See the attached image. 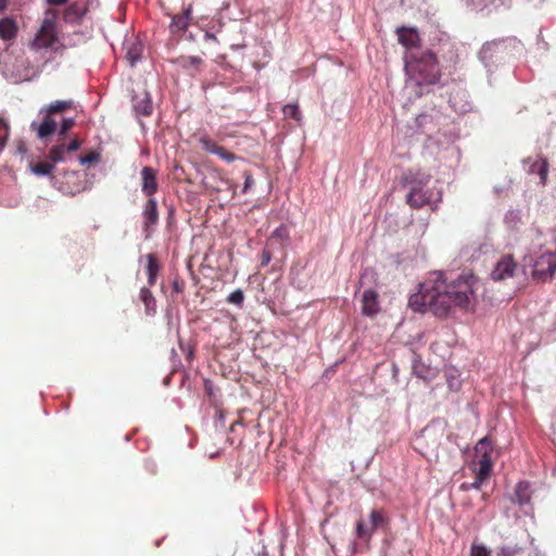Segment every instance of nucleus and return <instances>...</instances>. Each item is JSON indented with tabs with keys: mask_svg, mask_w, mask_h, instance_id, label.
Instances as JSON below:
<instances>
[{
	"mask_svg": "<svg viewBox=\"0 0 556 556\" xmlns=\"http://www.w3.org/2000/svg\"><path fill=\"white\" fill-rule=\"evenodd\" d=\"M479 281L472 274L448 279L442 271H432L410 295L408 305L414 311L428 307L435 316L446 317L456 309L470 311L477 302Z\"/></svg>",
	"mask_w": 556,
	"mask_h": 556,
	"instance_id": "1",
	"label": "nucleus"
},
{
	"mask_svg": "<svg viewBox=\"0 0 556 556\" xmlns=\"http://www.w3.org/2000/svg\"><path fill=\"white\" fill-rule=\"evenodd\" d=\"M525 263L532 267V276L547 280L556 273V241L551 232L533 231Z\"/></svg>",
	"mask_w": 556,
	"mask_h": 556,
	"instance_id": "2",
	"label": "nucleus"
},
{
	"mask_svg": "<svg viewBox=\"0 0 556 556\" xmlns=\"http://www.w3.org/2000/svg\"><path fill=\"white\" fill-rule=\"evenodd\" d=\"M58 13L54 10H47L38 30L29 40L27 47L41 62L51 58L53 62L55 55L63 54L66 45L58 33Z\"/></svg>",
	"mask_w": 556,
	"mask_h": 556,
	"instance_id": "3",
	"label": "nucleus"
},
{
	"mask_svg": "<svg viewBox=\"0 0 556 556\" xmlns=\"http://www.w3.org/2000/svg\"><path fill=\"white\" fill-rule=\"evenodd\" d=\"M404 60L407 75L406 89L415 90L416 88H422L438 81V63L431 51L424 50L420 53L410 51L408 54H405Z\"/></svg>",
	"mask_w": 556,
	"mask_h": 556,
	"instance_id": "4",
	"label": "nucleus"
},
{
	"mask_svg": "<svg viewBox=\"0 0 556 556\" xmlns=\"http://www.w3.org/2000/svg\"><path fill=\"white\" fill-rule=\"evenodd\" d=\"M51 64V58L42 62L35 55L30 60L25 53H10L1 68L4 78L13 84L30 81L37 78Z\"/></svg>",
	"mask_w": 556,
	"mask_h": 556,
	"instance_id": "5",
	"label": "nucleus"
},
{
	"mask_svg": "<svg viewBox=\"0 0 556 556\" xmlns=\"http://www.w3.org/2000/svg\"><path fill=\"white\" fill-rule=\"evenodd\" d=\"M73 101L71 100H56L39 111L42 115V122H33L30 128L37 132V137L41 140L47 139L49 136L56 131V121L52 117L53 114L63 112L72 108Z\"/></svg>",
	"mask_w": 556,
	"mask_h": 556,
	"instance_id": "6",
	"label": "nucleus"
},
{
	"mask_svg": "<svg viewBox=\"0 0 556 556\" xmlns=\"http://www.w3.org/2000/svg\"><path fill=\"white\" fill-rule=\"evenodd\" d=\"M429 181L430 175L426 174H421L419 175V177H416L408 181L410 190L406 197V201L412 207H421L431 202L432 192H430L429 189L426 188Z\"/></svg>",
	"mask_w": 556,
	"mask_h": 556,
	"instance_id": "7",
	"label": "nucleus"
},
{
	"mask_svg": "<svg viewBox=\"0 0 556 556\" xmlns=\"http://www.w3.org/2000/svg\"><path fill=\"white\" fill-rule=\"evenodd\" d=\"M510 42L511 40H493L482 46L479 52V59L488 71H490L492 65L497 61H502L504 59Z\"/></svg>",
	"mask_w": 556,
	"mask_h": 556,
	"instance_id": "8",
	"label": "nucleus"
},
{
	"mask_svg": "<svg viewBox=\"0 0 556 556\" xmlns=\"http://www.w3.org/2000/svg\"><path fill=\"white\" fill-rule=\"evenodd\" d=\"M81 141L72 139L65 142L64 139H58V142L51 147L48 159L55 165L56 163H68L74 160V153L80 148Z\"/></svg>",
	"mask_w": 556,
	"mask_h": 556,
	"instance_id": "9",
	"label": "nucleus"
},
{
	"mask_svg": "<svg viewBox=\"0 0 556 556\" xmlns=\"http://www.w3.org/2000/svg\"><path fill=\"white\" fill-rule=\"evenodd\" d=\"M518 268L514 257L509 254L502 256L495 264L491 277L495 281H504L513 278Z\"/></svg>",
	"mask_w": 556,
	"mask_h": 556,
	"instance_id": "10",
	"label": "nucleus"
},
{
	"mask_svg": "<svg viewBox=\"0 0 556 556\" xmlns=\"http://www.w3.org/2000/svg\"><path fill=\"white\" fill-rule=\"evenodd\" d=\"M396 31L400 43L406 49L405 54L410 51H416V53L424 51L419 46V34L415 28L400 27Z\"/></svg>",
	"mask_w": 556,
	"mask_h": 556,
	"instance_id": "11",
	"label": "nucleus"
},
{
	"mask_svg": "<svg viewBox=\"0 0 556 556\" xmlns=\"http://www.w3.org/2000/svg\"><path fill=\"white\" fill-rule=\"evenodd\" d=\"M523 166H525V169L529 174H538L542 185L546 184L547 173H548V164L545 159L539 157L533 161L528 159L523 162Z\"/></svg>",
	"mask_w": 556,
	"mask_h": 556,
	"instance_id": "12",
	"label": "nucleus"
},
{
	"mask_svg": "<svg viewBox=\"0 0 556 556\" xmlns=\"http://www.w3.org/2000/svg\"><path fill=\"white\" fill-rule=\"evenodd\" d=\"M141 180H142L141 190L146 195L151 197L152 194H154L156 192V190H157L156 172L152 167L146 166L142 168Z\"/></svg>",
	"mask_w": 556,
	"mask_h": 556,
	"instance_id": "13",
	"label": "nucleus"
},
{
	"mask_svg": "<svg viewBox=\"0 0 556 556\" xmlns=\"http://www.w3.org/2000/svg\"><path fill=\"white\" fill-rule=\"evenodd\" d=\"M379 311L378 294L368 289L362 295V313L367 316H374Z\"/></svg>",
	"mask_w": 556,
	"mask_h": 556,
	"instance_id": "14",
	"label": "nucleus"
},
{
	"mask_svg": "<svg viewBox=\"0 0 556 556\" xmlns=\"http://www.w3.org/2000/svg\"><path fill=\"white\" fill-rule=\"evenodd\" d=\"M191 15H192V5L189 4L188 7H186L184 9V12L181 15L173 16L172 23H170V30L173 33L186 31L190 24Z\"/></svg>",
	"mask_w": 556,
	"mask_h": 556,
	"instance_id": "15",
	"label": "nucleus"
},
{
	"mask_svg": "<svg viewBox=\"0 0 556 556\" xmlns=\"http://www.w3.org/2000/svg\"><path fill=\"white\" fill-rule=\"evenodd\" d=\"M18 27L12 17H3L0 20V38L9 41L16 37Z\"/></svg>",
	"mask_w": 556,
	"mask_h": 556,
	"instance_id": "16",
	"label": "nucleus"
},
{
	"mask_svg": "<svg viewBox=\"0 0 556 556\" xmlns=\"http://www.w3.org/2000/svg\"><path fill=\"white\" fill-rule=\"evenodd\" d=\"M86 14V9L77 3L68 5L63 14V20L67 24L79 23Z\"/></svg>",
	"mask_w": 556,
	"mask_h": 556,
	"instance_id": "17",
	"label": "nucleus"
},
{
	"mask_svg": "<svg viewBox=\"0 0 556 556\" xmlns=\"http://www.w3.org/2000/svg\"><path fill=\"white\" fill-rule=\"evenodd\" d=\"M132 102L134 109L138 114L148 116L152 113V102L147 92L135 96Z\"/></svg>",
	"mask_w": 556,
	"mask_h": 556,
	"instance_id": "18",
	"label": "nucleus"
},
{
	"mask_svg": "<svg viewBox=\"0 0 556 556\" xmlns=\"http://www.w3.org/2000/svg\"><path fill=\"white\" fill-rule=\"evenodd\" d=\"M142 214L144 219V230L148 232L150 225H155L159 219L157 204L154 199L148 200Z\"/></svg>",
	"mask_w": 556,
	"mask_h": 556,
	"instance_id": "19",
	"label": "nucleus"
},
{
	"mask_svg": "<svg viewBox=\"0 0 556 556\" xmlns=\"http://www.w3.org/2000/svg\"><path fill=\"white\" fill-rule=\"evenodd\" d=\"M140 300L144 304L146 314L149 316H153L156 313V301L149 290V288L143 287L140 290Z\"/></svg>",
	"mask_w": 556,
	"mask_h": 556,
	"instance_id": "20",
	"label": "nucleus"
},
{
	"mask_svg": "<svg viewBox=\"0 0 556 556\" xmlns=\"http://www.w3.org/2000/svg\"><path fill=\"white\" fill-rule=\"evenodd\" d=\"M55 169V165L48 159L46 162H38L36 164L30 165V170L33 174L37 176H48L52 180L55 179L53 176V170Z\"/></svg>",
	"mask_w": 556,
	"mask_h": 556,
	"instance_id": "21",
	"label": "nucleus"
},
{
	"mask_svg": "<svg viewBox=\"0 0 556 556\" xmlns=\"http://www.w3.org/2000/svg\"><path fill=\"white\" fill-rule=\"evenodd\" d=\"M126 50L127 60L134 66L141 59L142 43L138 40L127 42Z\"/></svg>",
	"mask_w": 556,
	"mask_h": 556,
	"instance_id": "22",
	"label": "nucleus"
},
{
	"mask_svg": "<svg viewBox=\"0 0 556 556\" xmlns=\"http://www.w3.org/2000/svg\"><path fill=\"white\" fill-rule=\"evenodd\" d=\"M531 490L528 482L521 481L516 485L515 489V502L519 505H526L530 502Z\"/></svg>",
	"mask_w": 556,
	"mask_h": 556,
	"instance_id": "23",
	"label": "nucleus"
},
{
	"mask_svg": "<svg viewBox=\"0 0 556 556\" xmlns=\"http://www.w3.org/2000/svg\"><path fill=\"white\" fill-rule=\"evenodd\" d=\"M147 274H148V283L149 286H153L156 282V277L160 270L159 263L153 254H147Z\"/></svg>",
	"mask_w": 556,
	"mask_h": 556,
	"instance_id": "24",
	"label": "nucleus"
},
{
	"mask_svg": "<svg viewBox=\"0 0 556 556\" xmlns=\"http://www.w3.org/2000/svg\"><path fill=\"white\" fill-rule=\"evenodd\" d=\"M434 116L432 114H420L416 117L417 131L427 132L432 129Z\"/></svg>",
	"mask_w": 556,
	"mask_h": 556,
	"instance_id": "25",
	"label": "nucleus"
},
{
	"mask_svg": "<svg viewBox=\"0 0 556 556\" xmlns=\"http://www.w3.org/2000/svg\"><path fill=\"white\" fill-rule=\"evenodd\" d=\"M522 214L519 210H510L505 214L504 222L509 228H516L521 223Z\"/></svg>",
	"mask_w": 556,
	"mask_h": 556,
	"instance_id": "26",
	"label": "nucleus"
},
{
	"mask_svg": "<svg viewBox=\"0 0 556 556\" xmlns=\"http://www.w3.org/2000/svg\"><path fill=\"white\" fill-rule=\"evenodd\" d=\"M202 58L197 55L181 56L178 63L188 70L198 68L202 64Z\"/></svg>",
	"mask_w": 556,
	"mask_h": 556,
	"instance_id": "27",
	"label": "nucleus"
},
{
	"mask_svg": "<svg viewBox=\"0 0 556 556\" xmlns=\"http://www.w3.org/2000/svg\"><path fill=\"white\" fill-rule=\"evenodd\" d=\"M374 529H371L370 525H366L363 520H359L356 525V535L361 540H369L374 533Z\"/></svg>",
	"mask_w": 556,
	"mask_h": 556,
	"instance_id": "28",
	"label": "nucleus"
},
{
	"mask_svg": "<svg viewBox=\"0 0 556 556\" xmlns=\"http://www.w3.org/2000/svg\"><path fill=\"white\" fill-rule=\"evenodd\" d=\"M75 118L65 117L62 119L59 128L56 127V131L59 139H65L66 134L74 127Z\"/></svg>",
	"mask_w": 556,
	"mask_h": 556,
	"instance_id": "29",
	"label": "nucleus"
},
{
	"mask_svg": "<svg viewBox=\"0 0 556 556\" xmlns=\"http://www.w3.org/2000/svg\"><path fill=\"white\" fill-rule=\"evenodd\" d=\"M386 522V518L382 511L380 510H372L369 515V525L371 529L376 530L380 527H382Z\"/></svg>",
	"mask_w": 556,
	"mask_h": 556,
	"instance_id": "30",
	"label": "nucleus"
},
{
	"mask_svg": "<svg viewBox=\"0 0 556 556\" xmlns=\"http://www.w3.org/2000/svg\"><path fill=\"white\" fill-rule=\"evenodd\" d=\"M475 451L476 454L491 455L493 452V447L488 438H482L477 443Z\"/></svg>",
	"mask_w": 556,
	"mask_h": 556,
	"instance_id": "31",
	"label": "nucleus"
},
{
	"mask_svg": "<svg viewBox=\"0 0 556 556\" xmlns=\"http://www.w3.org/2000/svg\"><path fill=\"white\" fill-rule=\"evenodd\" d=\"M99 160H100V153L96 152V151H92L84 156H78L79 164L84 165V166L93 165V164L98 163Z\"/></svg>",
	"mask_w": 556,
	"mask_h": 556,
	"instance_id": "32",
	"label": "nucleus"
},
{
	"mask_svg": "<svg viewBox=\"0 0 556 556\" xmlns=\"http://www.w3.org/2000/svg\"><path fill=\"white\" fill-rule=\"evenodd\" d=\"M9 134H10V130H9V126H8L7 122L0 117V153L2 152V150L5 147L7 140L9 138Z\"/></svg>",
	"mask_w": 556,
	"mask_h": 556,
	"instance_id": "33",
	"label": "nucleus"
},
{
	"mask_svg": "<svg viewBox=\"0 0 556 556\" xmlns=\"http://www.w3.org/2000/svg\"><path fill=\"white\" fill-rule=\"evenodd\" d=\"M478 467L475 468L477 477L485 480L492 470V463H483L477 464Z\"/></svg>",
	"mask_w": 556,
	"mask_h": 556,
	"instance_id": "34",
	"label": "nucleus"
},
{
	"mask_svg": "<svg viewBox=\"0 0 556 556\" xmlns=\"http://www.w3.org/2000/svg\"><path fill=\"white\" fill-rule=\"evenodd\" d=\"M283 114L286 117H290L299 121L301 117L299 106L296 104H287L283 106Z\"/></svg>",
	"mask_w": 556,
	"mask_h": 556,
	"instance_id": "35",
	"label": "nucleus"
},
{
	"mask_svg": "<svg viewBox=\"0 0 556 556\" xmlns=\"http://www.w3.org/2000/svg\"><path fill=\"white\" fill-rule=\"evenodd\" d=\"M243 300H244V295H243L242 290H240V289L235 290L227 298V301L229 303L235 304L237 306H242Z\"/></svg>",
	"mask_w": 556,
	"mask_h": 556,
	"instance_id": "36",
	"label": "nucleus"
},
{
	"mask_svg": "<svg viewBox=\"0 0 556 556\" xmlns=\"http://www.w3.org/2000/svg\"><path fill=\"white\" fill-rule=\"evenodd\" d=\"M200 143L202 146V148L210 152V153H213L215 154L217 152V150L219 149V146H217L215 142H213L210 138L207 137H202L200 139Z\"/></svg>",
	"mask_w": 556,
	"mask_h": 556,
	"instance_id": "37",
	"label": "nucleus"
},
{
	"mask_svg": "<svg viewBox=\"0 0 556 556\" xmlns=\"http://www.w3.org/2000/svg\"><path fill=\"white\" fill-rule=\"evenodd\" d=\"M521 551L517 545L514 546H502L498 554L501 556H516Z\"/></svg>",
	"mask_w": 556,
	"mask_h": 556,
	"instance_id": "38",
	"label": "nucleus"
},
{
	"mask_svg": "<svg viewBox=\"0 0 556 556\" xmlns=\"http://www.w3.org/2000/svg\"><path fill=\"white\" fill-rule=\"evenodd\" d=\"M215 154L218 155L222 160H224L227 163H231L237 159V156L235 154L228 152L223 147H219V149L217 150V152Z\"/></svg>",
	"mask_w": 556,
	"mask_h": 556,
	"instance_id": "39",
	"label": "nucleus"
},
{
	"mask_svg": "<svg viewBox=\"0 0 556 556\" xmlns=\"http://www.w3.org/2000/svg\"><path fill=\"white\" fill-rule=\"evenodd\" d=\"M483 482H484V480H483V479H481V478H479V477H477V476H476V479H475V481H473V482H471V483H466V482H465V483H463V484L460 485V489H462V490H464V491H469V490H471V489L479 490V489L481 488V485H482V483H483Z\"/></svg>",
	"mask_w": 556,
	"mask_h": 556,
	"instance_id": "40",
	"label": "nucleus"
},
{
	"mask_svg": "<svg viewBox=\"0 0 556 556\" xmlns=\"http://www.w3.org/2000/svg\"><path fill=\"white\" fill-rule=\"evenodd\" d=\"M470 556H490V552L482 545H472Z\"/></svg>",
	"mask_w": 556,
	"mask_h": 556,
	"instance_id": "41",
	"label": "nucleus"
},
{
	"mask_svg": "<svg viewBox=\"0 0 556 556\" xmlns=\"http://www.w3.org/2000/svg\"><path fill=\"white\" fill-rule=\"evenodd\" d=\"M243 176H244V185H243L242 192L247 193L250 190V188L254 185V180H253L252 175L249 174L248 172H244Z\"/></svg>",
	"mask_w": 556,
	"mask_h": 556,
	"instance_id": "42",
	"label": "nucleus"
},
{
	"mask_svg": "<svg viewBox=\"0 0 556 556\" xmlns=\"http://www.w3.org/2000/svg\"><path fill=\"white\" fill-rule=\"evenodd\" d=\"M273 236L274 237H278L280 239H286L288 237V231H287V228L281 226L279 228H277L274 232H273Z\"/></svg>",
	"mask_w": 556,
	"mask_h": 556,
	"instance_id": "43",
	"label": "nucleus"
},
{
	"mask_svg": "<svg viewBox=\"0 0 556 556\" xmlns=\"http://www.w3.org/2000/svg\"><path fill=\"white\" fill-rule=\"evenodd\" d=\"M270 260H271V254H270V252H269V251H267V250H264V251L262 252V262H261V265H262V266H266V265H268V263L270 262Z\"/></svg>",
	"mask_w": 556,
	"mask_h": 556,
	"instance_id": "44",
	"label": "nucleus"
},
{
	"mask_svg": "<svg viewBox=\"0 0 556 556\" xmlns=\"http://www.w3.org/2000/svg\"><path fill=\"white\" fill-rule=\"evenodd\" d=\"M74 36L77 38V40L70 41L71 46L79 45L86 40V37L81 33H74Z\"/></svg>",
	"mask_w": 556,
	"mask_h": 556,
	"instance_id": "45",
	"label": "nucleus"
},
{
	"mask_svg": "<svg viewBox=\"0 0 556 556\" xmlns=\"http://www.w3.org/2000/svg\"><path fill=\"white\" fill-rule=\"evenodd\" d=\"M477 464L492 463L491 455L477 454Z\"/></svg>",
	"mask_w": 556,
	"mask_h": 556,
	"instance_id": "46",
	"label": "nucleus"
},
{
	"mask_svg": "<svg viewBox=\"0 0 556 556\" xmlns=\"http://www.w3.org/2000/svg\"><path fill=\"white\" fill-rule=\"evenodd\" d=\"M204 39L206 41H217L216 36L214 34H211V33H205Z\"/></svg>",
	"mask_w": 556,
	"mask_h": 556,
	"instance_id": "47",
	"label": "nucleus"
},
{
	"mask_svg": "<svg viewBox=\"0 0 556 556\" xmlns=\"http://www.w3.org/2000/svg\"><path fill=\"white\" fill-rule=\"evenodd\" d=\"M67 0H47V2L49 4H52V5H60V4H63L65 3Z\"/></svg>",
	"mask_w": 556,
	"mask_h": 556,
	"instance_id": "48",
	"label": "nucleus"
},
{
	"mask_svg": "<svg viewBox=\"0 0 556 556\" xmlns=\"http://www.w3.org/2000/svg\"><path fill=\"white\" fill-rule=\"evenodd\" d=\"M8 3H9V0H0V13L7 9Z\"/></svg>",
	"mask_w": 556,
	"mask_h": 556,
	"instance_id": "49",
	"label": "nucleus"
},
{
	"mask_svg": "<svg viewBox=\"0 0 556 556\" xmlns=\"http://www.w3.org/2000/svg\"><path fill=\"white\" fill-rule=\"evenodd\" d=\"M174 288H175V290H176V291H178V290H179V289H178V285H177V283H175V285H174Z\"/></svg>",
	"mask_w": 556,
	"mask_h": 556,
	"instance_id": "50",
	"label": "nucleus"
}]
</instances>
